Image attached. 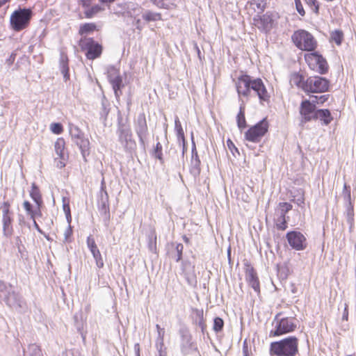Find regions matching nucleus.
Masks as SVG:
<instances>
[{
  "mask_svg": "<svg viewBox=\"0 0 356 356\" xmlns=\"http://www.w3.org/2000/svg\"><path fill=\"white\" fill-rule=\"evenodd\" d=\"M315 109L316 106L309 100L305 99L302 101L300 106V114L302 118V121L307 122L312 120L318 119Z\"/></svg>",
  "mask_w": 356,
  "mask_h": 356,
  "instance_id": "13",
  "label": "nucleus"
},
{
  "mask_svg": "<svg viewBox=\"0 0 356 356\" xmlns=\"http://www.w3.org/2000/svg\"><path fill=\"white\" fill-rule=\"evenodd\" d=\"M108 79L112 85L113 89L116 96H119L118 92L123 87L122 79L120 76V70L116 67L111 66L108 69Z\"/></svg>",
  "mask_w": 356,
  "mask_h": 356,
  "instance_id": "14",
  "label": "nucleus"
},
{
  "mask_svg": "<svg viewBox=\"0 0 356 356\" xmlns=\"http://www.w3.org/2000/svg\"><path fill=\"white\" fill-rule=\"evenodd\" d=\"M348 305L346 304L345 308H344V312H343V319L348 321Z\"/></svg>",
  "mask_w": 356,
  "mask_h": 356,
  "instance_id": "52",
  "label": "nucleus"
},
{
  "mask_svg": "<svg viewBox=\"0 0 356 356\" xmlns=\"http://www.w3.org/2000/svg\"><path fill=\"white\" fill-rule=\"evenodd\" d=\"M243 264L246 282L257 293H259L260 283L255 269L247 259L243 260Z\"/></svg>",
  "mask_w": 356,
  "mask_h": 356,
  "instance_id": "11",
  "label": "nucleus"
},
{
  "mask_svg": "<svg viewBox=\"0 0 356 356\" xmlns=\"http://www.w3.org/2000/svg\"><path fill=\"white\" fill-rule=\"evenodd\" d=\"M291 40L295 46L301 51H314L318 46L313 35L304 29L296 31L291 36Z\"/></svg>",
  "mask_w": 356,
  "mask_h": 356,
  "instance_id": "5",
  "label": "nucleus"
},
{
  "mask_svg": "<svg viewBox=\"0 0 356 356\" xmlns=\"http://www.w3.org/2000/svg\"><path fill=\"white\" fill-rule=\"evenodd\" d=\"M100 195L102 202L99 209L102 212L104 213L105 214H109L108 195L105 189V186H102Z\"/></svg>",
  "mask_w": 356,
  "mask_h": 356,
  "instance_id": "22",
  "label": "nucleus"
},
{
  "mask_svg": "<svg viewBox=\"0 0 356 356\" xmlns=\"http://www.w3.org/2000/svg\"><path fill=\"white\" fill-rule=\"evenodd\" d=\"M268 0H250L248 2L249 9L252 10V13H263L267 7Z\"/></svg>",
  "mask_w": 356,
  "mask_h": 356,
  "instance_id": "19",
  "label": "nucleus"
},
{
  "mask_svg": "<svg viewBox=\"0 0 356 356\" xmlns=\"http://www.w3.org/2000/svg\"><path fill=\"white\" fill-rule=\"evenodd\" d=\"M143 18L146 22L162 20V16H161V13H152V12H150V11H148V12L145 13L143 15Z\"/></svg>",
  "mask_w": 356,
  "mask_h": 356,
  "instance_id": "32",
  "label": "nucleus"
},
{
  "mask_svg": "<svg viewBox=\"0 0 356 356\" xmlns=\"http://www.w3.org/2000/svg\"><path fill=\"white\" fill-rule=\"evenodd\" d=\"M98 31L97 26L95 23L89 22L81 24L79 29V34L81 35H87Z\"/></svg>",
  "mask_w": 356,
  "mask_h": 356,
  "instance_id": "25",
  "label": "nucleus"
},
{
  "mask_svg": "<svg viewBox=\"0 0 356 356\" xmlns=\"http://www.w3.org/2000/svg\"><path fill=\"white\" fill-rule=\"evenodd\" d=\"M292 208V204L289 202H280L277 206V211L280 212V215L286 216V213Z\"/></svg>",
  "mask_w": 356,
  "mask_h": 356,
  "instance_id": "34",
  "label": "nucleus"
},
{
  "mask_svg": "<svg viewBox=\"0 0 356 356\" xmlns=\"http://www.w3.org/2000/svg\"><path fill=\"white\" fill-rule=\"evenodd\" d=\"M87 245L95 259L97 266L99 268H103L104 261L102 257V254L96 245L94 238H92L91 236H89L87 238Z\"/></svg>",
  "mask_w": 356,
  "mask_h": 356,
  "instance_id": "15",
  "label": "nucleus"
},
{
  "mask_svg": "<svg viewBox=\"0 0 356 356\" xmlns=\"http://www.w3.org/2000/svg\"><path fill=\"white\" fill-rule=\"evenodd\" d=\"M236 122L237 126L241 131L245 129L247 126L246 120L245 117V111L244 108L242 107L240 108L239 112L236 116Z\"/></svg>",
  "mask_w": 356,
  "mask_h": 356,
  "instance_id": "28",
  "label": "nucleus"
},
{
  "mask_svg": "<svg viewBox=\"0 0 356 356\" xmlns=\"http://www.w3.org/2000/svg\"><path fill=\"white\" fill-rule=\"evenodd\" d=\"M62 356H76L74 353V350H67L63 353Z\"/></svg>",
  "mask_w": 356,
  "mask_h": 356,
  "instance_id": "51",
  "label": "nucleus"
},
{
  "mask_svg": "<svg viewBox=\"0 0 356 356\" xmlns=\"http://www.w3.org/2000/svg\"><path fill=\"white\" fill-rule=\"evenodd\" d=\"M80 149L82 154L84 155L85 152L88 151L90 149V142L88 139H82L80 144Z\"/></svg>",
  "mask_w": 356,
  "mask_h": 356,
  "instance_id": "41",
  "label": "nucleus"
},
{
  "mask_svg": "<svg viewBox=\"0 0 356 356\" xmlns=\"http://www.w3.org/2000/svg\"><path fill=\"white\" fill-rule=\"evenodd\" d=\"M344 38L343 32L341 30H334L330 33V41L337 45H341Z\"/></svg>",
  "mask_w": 356,
  "mask_h": 356,
  "instance_id": "27",
  "label": "nucleus"
},
{
  "mask_svg": "<svg viewBox=\"0 0 356 356\" xmlns=\"http://www.w3.org/2000/svg\"><path fill=\"white\" fill-rule=\"evenodd\" d=\"M65 140L63 138H58L54 143V149L60 159H64L65 156Z\"/></svg>",
  "mask_w": 356,
  "mask_h": 356,
  "instance_id": "24",
  "label": "nucleus"
},
{
  "mask_svg": "<svg viewBox=\"0 0 356 356\" xmlns=\"http://www.w3.org/2000/svg\"><path fill=\"white\" fill-rule=\"evenodd\" d=\"M82 6H83V7H86H86L89 6V3H87L86 1H82Z\"/></svg>",
  "mask_w": 356,
  "mask_h": 356,
  "instance_id": "58",
  "label": "nucleus"
},
{
  "mask_svg": "<svg viewBox=\"0 0 356 356\" xmlns=\"http://www.w3.org/2000/svg\"><path fill=\"white\" fill-rule=\"evenodd\" d=\"M33 226L34 227L40 232H41V229L40 228V226L38 225V224L37 223L36 220H35V218L34 220H33Z\"/></svg>",
  "mask_w": 356,
  "mask_h": 356,
  "instance_id": "55",
  "label": "nucleus"
},
{
  "mask_svg": "<svg viewBox=\"0 0 356 356\" xmlns=\"http://www.w3.org/2000/svg\"><path fill=\"white\" fill-rule=\"evenodd\" d=\"M304 59L308 67L313 71L325 74L328 72L329 66L326 60L316 51L305 54Z\"/></svg>",
  "mask_w": 356,
  "mask_h": 356,
  "instance_id": "9",
  "label": "nucleus"
},
{
  "mask_svg": "<svg viewBox=\"0 0 356 356\" xmlns=\"http://www.w3.org/2000/svg\"><path fill=\"white\" fill-rule=\"evenodd\" d=\"M192 312L195 315L196 320H198L199 326L203 328L205 326L203 309L195 308L192 309Z\"/></svg>",
  "mask_w": 356,
  "mask_h": 356,
  "instance_id": "30",
  "label": "nucleus"
},
{
  "mask_svg": "<svg viewBox=\"0 0 356 356\" xmlns=\"http://www.w3.org/2000/svg\"><path fill=\"white\" fill-rule=\"evenodd\" d=\"M31 356H43L42 352L40 346L35 344L31 346Z\"/></svg>",
  "mask_w": 356,
  "mask_h": 356,
  "instance_id": "43",
  "label": "nucleus"
},
{
  "mask_svg": "<svg viewBox=\"0 0 356 356\" xmlns=\"http://www.w3.org/2000/svg\"><path fill=\"white\" fill-rule=\"evenodd\" d=\"M280 15L276 11H267L262 15H257L252 18V25L262 32L269 33L277 26Z\"/></svg>",
  "mask_w": 356,
  "mask_h": 356,
  "instance_id": "4",
  "label": "nucleus"
},
{
  "mask_svg": "<svg viewBox=\"0 0 356 356\" xmlns=\"http://www.w3.org/2000/svg\"><path fill=\"white\" fill-rule=\"evenodd\" d=\"M42 205H37L33 207V205L28 200H25L23 202V207L26 211V214L30 217L31 219L34 220L37 217H41L42 213L41 207Z\"/></svg>",
  "mask_w": 356,
  "mask_h": 356,
  "instance_id": "18",
  "label": "nucleus"
},
{
  "mask_svg": "<svg viewBox=\"0 0 356 356\" xmlns=\"http://www.w3.org/2000/svg\"><path fill=\"white\" fill-rule=\"evenodd\" d=\"M224 326V321L220 317H216L213 321V330L215 332H220Z\"/></svg>",
  "mask_w": 356,
  "mask_h": 356,
  "instance_id": "39",
  "label": "nucleus"
},
{
  "mask_svg": "<svg viewBox=\"0 0 356 356\" xmlns=\"http://www.w3.org/2000/svg\"><path fill=\"white\" fill-rule=\"evenodd\" d=\"M294 1H295L296 10H297L298 13H299V15L302 17L305 16V10L303 6L301 3V1L300 0H294Z\"/></svg>",
  "mask_w": 356,
  "mask_h": 356,
  "instance_id": "44",
  "label": "nucleus"
},
{
  "mask_svg": "<svg viewBox=\"0 0 356 356\" xmlns=\"http://www.w3.org/2000/svg\"><path fill=\"white\" fill-rule=\"evenodd\" d=\"M51 131L55 134H60L63 132V127L60 123L54 122L50 125Z\"/></svg>",
  "mask_w": 356,
  "mask_h": 356,
  "instance_id": "40",
  "label": "nucleus"
},
{
  "mask_svg": "<svg viewBox=\"0 0 356 356\" xmlns=\"http://www.w3.org/2000/svg\"><path fill=\"white\" fill-rule=\"evenodd\" d=\"M11 0H0V8L4 6L6 3H9Z\"/></svg>",
  "mask_w": 356,
  "mask_h": 356,
  "instance_id": "57",
  "label": "nucleus"
},
{
  "mask_svg": "<svg viewBox=\"0 0 356 356\" xmlns=\"http://www.w3.org/2000/svg\"><path fill=\"white\" fill-rule=\"evenodd\" d=\"M286 237L290 246L296 250H303L307 246L306 237L300 232H289Z\"/></svg>",
  "mask_w": 356,
  "mask_h": 356,
  "instance_id": "12",
  "label": "nucleus"
},
{
  "mask_svg": "<svg viewBox=\"0 0 356 356\" xmlns=\"http://www.w3.org/2000/svg\"><path fill=\"white\" fill-rule=\"evenodd\" d=\"M156 330H157V332H158L159 337V339L161 340L160 349H159V356H166L165 351H163L162 350V348L164 346V344H163V338H164V335H165V330H164V328H161L160 327V325H158V324L156 325Z\"/></svg>",
  "mask_w": 356,
  "mask_h": 356,
  "instance_id": "33",
  "label": "nucleus"
},
{
  "mask_svg": "<svg viewBox=\"0 0 356 356\" xmlns=\"http://www.w3.org/2000/svg\"><path fill=\"white\" fill-rule=\"evenodd\" d=\"M0 211L2 212V216L13 215L11 203L9 201H4L0 204Z\"/></svg>",
  "mask_w": 356,
  "mask_h": 356,
  "instance_id": "35",
  "label": "nucleus"
},
{
  "mask_svg": "<svg viewBox=\"0 0 356 356\" xmlns=\"http://www.w3.org/2000/svg\"><path fill=\"white\" fill-rule=\"evenodd\" d=\"M329 98V95H323L320 96H312V103L316 106V104H323Z\"/></svg>",
  "mask_w": 356,
  "mask_h": 356,
  "instance_id": "38",
  "label": "nucleus"
},
{
  "mask_svg": "<svg viewBox=\"0 0 356 356\" xmlns=\"http://www.w3.org/2000/svg\"><path fill=\"white\" fill-rule=\"evenodd\" d=\"M280 314L275 317L273 324L274 328L269 332V337H280L293 332L297 327L296 320L291 317L279 318Z\"/></svg>",
  "mask_w": 356,
  "mask_h": 356,
  "instance_id": "6",
  "label": "nucleus"
},
{
  "mask_svg": "<svg viewBox=\"0 0 356 356\" xmlns=\"http://www.w3.org/2000/svg\"><path fill=\"white\" fill-rule=\"evenodd\" d=\"M131 136V131L130 129H122L120 130V137L122 138V137H127V136Z\"/></svg>",
  "mask_w": 356,
  "mask_h": 356,
  "instance_id": "49",
  "label": "nucleus"
},
{
  "mask_svg": "<svg viewBox=\"0 0 356 356\" xmlns=\"http://www.w3.org/2000/svg\"><path fill=\"white\" fill-rule=\"evenodd\" d=\"M66 160V158L65 157L64 159H60V161L57 162L56 163V168H58V169H63V168L65 167L66 165V163H65V161Z\"/></svg>",
  "mask_w": 356,
  "mask_h": 356,
  "instance_id": "50",
  "label": "nucleus"
},
{
  "mask_svg": "<svg viewBox=\"0 0 356 356\" xmlns=\"http://www.w3.org/2000/svg\"><path fill=\"white\" fill-rule=\"evenodd\" d=\"M33 16L31 8H19L10 15V24L13 31H21L28 28Z\"/></svg>",
  "mask_w": 356,
  "mask_h": 356,
  "instance_id": "7",
  "label": "nucleus"
},
{
  "mask_svg": "<svg viewBox=\"0 0 356 356\" xmlns=\"http://www.w3.org/2000/svg\"><path fill=\"white\" fill-rule=\"evenodd\" d=\"M236 90L238 97H248L253 90L261 102H268L270 95L260 78H252L250 75L243 74L235 80Z\"/></svg>",
  "mask_w": 356,
  "mask_h": 356,
  "instance_id": "1",
  "label": "nucleus"
},
{
  "mask_svg": "<svg viewBox=\"0 0 356 356\" xmlns=\"http://www.w3.org/2000/svg\"><path fill=\"white\" fill-rule=\"evenodd\" d=\"M310 9L316 14H319L320 5L317 0H304Z\"/></svg>",
  "mask_w": 356,
  "mask_h": 356,
  "instance_id": "37",
  "label": "nucleus"
},
{
  "mask_svg": "<svg viewBox=\"0 0 356 356\" xmlns=\"http://www.w3.org/2000/svg\"><path fill=\"white\" fill-rule=\"evenodd\" d=\"M134 349H135L136 355L137 356H140V345H139V343L135 344Z\"/></svg>",
  "mask_w": 356,
  "mask_h": 356,
  "instance_id": "53",
  "label": "nucleus"
},
{
  "mask_svg": "<svg viewBox=\"0 0 356 356\" xmlns=\"http://www.w3.org/2000/svg\"><path fill=\"white\" fill-rule=\"evenodd\" d=\"M347 356H352V355H347Z\"/></svg>",
  "mask_w": 356,
  "mask_h": 356,
  "instance_id": "60",
  "label": "nucleus"
},
{
  "mask_svg": "<svg viewBox=\"0 0 356 356\" xmlns=\"http://www.w3.org/2000/svg\"><path fill=\"white\" fill-rule=\"evenodd\" d=\"M227 145L229 149L232 152L233 154H234V150L238 152V149L236 147L234 143L232 141V140L228 139L227 140Z\"/></svg>",
  "mask_w": 356,
  "mask_h": 356,
  "instance_id": "48",
  "label": "nucleus"
},
{
  "mask_svg": "<svg viewBox=\"0 0 356 356\" xmlns=\"http://www.w3.org/2000/svg\"><path fill=\"white\" fill-rule=\"evenodd\" d=\"M243 356H249V354H248V351H247V350L244 351V355H243Z\"/></svg>",
  "mask_w": 356,
  "mask_h": 356,
  "instance_id": "59",
  "label": "nucleus"
},
{
  "mask_svg": "<svg viewBox=\"0 0 356 356\" xmlns=\"http://www.w3.org/2000/svg\"><path fill=\"white\" fill-rule=\"evenodd\" d=\"M183 274L189 284H195L197 283V276L195 270V265L190 261L183 263Z\"/></svg>",
  "mask_w": 356,
  "mask_h": 356,
  "instance_id": "16",
  "label": "nucleus"
},
{
  "mask_svg": "<svg viewBox=\"0 0 356 356\" xmlns=\"http://www.w3.org/2000/svg\"><path fill=\"white\" fill-rule=\"evenodd\" d=\"M291 81L303 90L305 93H322L328 91L330 81L326 78L319 76H312L305 79L299 73H294L291 76Z\"/></svg>",
  "mask_w": 356,
  "mask_h": 356,
  "instance_id": "2",
  "label": "nucleus"
},
{
  "mask_svg": "<svg viewBox=\"0 0 356 356\" xmlns=\"http://www.w3.org/2000/svg\"><path fill=\"white\" fill-rule=\"evenodd\" d=\"M318 118L323 120L325 124H328L332 120L331 113L328 109H320L316 112Z\"/></svg>",
  "mask_w": 356,
  "mask_h": 356,
  "instance_id": "26",
  "label": "nucleus"
},
{
  "mask_svg": "<svg viewBox=\"0 0 356 356\" xmlns=\"http://www.w3.org/2000/svg\"><path fill=\"white\" fill-rule=\"evenodd\" d=\"M275 227L278 230L284 231L287 229V217L280 215L275 221Z\"/></svg>",
  "mask_w": 356,
  "mask_h": 356,
  "instance_id": "29",
  "label": "nucleus"
},
{
  "mask_svg": "<svg viewBox=\"0 0 356 356\" xmlns=\"http://www.w3.org/2000/svg\"><path fill=\"white\" fill-rule=\"evenodd\" d=\"M29 195L33 200L35 202V204L38 206L43 204V200L40 191L35 183H32Z\"/></svg>",
  "mask_w": 356,
  "mask_h": 356,
  "instance_id": "23",
  "label": "nucleus"
},
{
  "mask_svg": "<svg viewBox=\"0 0 356 356\" xmlns=\"http://www.w3.org/2000/svg\"><path fill=\"white\" fill-rule=\"evenodd\" d=\"M270 123L267 118H263L245 132V139L249 142L258 143L268 132Z\"/></svg>",
  "mask_w": 356,
  "mask_h": 356,
  "instance_id": "8",
  "label": "nucleus"
},
{
  "mask_svg": "<svg viewBox=\"0 0 356 356\" xmlns=\"http://www.w3.org/2000/svg\"><path fill=\"white\" fill-rule=\"evenodd\" d=\"M13 216H2L3 233L6 237H10L13 234Z\"/></svg>",
  "mask_w": 356,
  "mask_h": 356,
  "instance_id": "21",
  "label": "nucleus"
},
{
  "mask_svg": "<svg viewBox=\"0 0 356 356\" xmlns=\"http://www.w3.org/2000/svg\"><path fill=\"white\" fill-rule=\"evenodd\" d=\"M103 8L99 5H95L89 9L85 10V17L87 19L92 18L95 15L102 11Z\"/></svg>",
  "mask_w": 356,
  "mask_h": 356,
  "instance_id": "31",
  "label": "nucleus"
},
{
  "mask_svg": "<svg viewBox=\"0 0 356 356\" xmlns=\"http://www.w3.org/2000/svg\"><path fill=\"white\" fill-rule=\"evenodd\" d=\"M175 130L177 136V143L182 147L183 151L186 148V138L184 131L182 128L181 122L178 117H176L175 120Z\"/></svg>",
  "mask_w": 356,
  "mask_h": 356,
  "instance_id": "17",
  "label": "nucleus"
},
{
  "mask_svg": "<svg viewBox=\"0 0 356 356\" xmlns=\"http://www.w3.org/2000/svg\"><path fill=\"white\" fill-rule=\"evenodd\" d=\"M136 133L138 137L142 139L147 132V124L144 114H142L138 117L136 122Z\"/></svg>",
  "mask_w": 356,
  "mask_h": 356,
  "instance_id": "20",
  "label": "nucleus"
},
{
  "mask_svg": "<svg viewBox=\"0 0 356 356\" xmlns=\"http://www.w3.org/2000/svg\"><path fill=\"white\" fill-rule=\"evenodd\" d=\"M63 209L65 214L71 213V210H70V203H69L68 200H66V199L63 200Z\"/></svg>",
  "mask_w": 356,
  "mask_h": 356,
  "instance_id": "46",
  "label": "nucleus"
},
{
  "mask_svg": "<svg viewBox=\"0 0 356 356\" xmlns=\"http://www.w3.org/2000/svg\"><path fill=\"white\" fill-rule=\"evenodd\" d=\"M269 352L272 356H296L299 353V339L295 336H289L272 342Z\"/></svg>",
  "mask_w": 356,
  "mask_h": 356,
  "instance_id": "3",
  "label": "nucleus"
},
{
  "mask_svg": "<svg viewBox=\"0 0 356 356\" xmlns=\"http://www.w3.org/2000/svg\"><path fill=\"white\" fill-rule=\"evenodd\" d=\"M162 150H163L162 145L160 142H158L156 144V146L154 147L153 155L155 158L159 159L161 163L163 162Z\"/></svg>",
  "mask_w": 356,
  "mask_h": 356,
  "instance_id": "36",
  "label": "nucleus"
},
{
  "mask_svg": "<svg viewBox=\"0 0 356 356\" xmlns=\"http://www.w3.org/2000/svg\"><path fill=\"white\" fill-rule=\"evenodd\" d=\"M116 0H99V1L102 3H112Z\"/></svg>",
  "mask_w": 356,
  "mask_h": 356,
  "instance_id": "56",
  "label": "nucleus"
},
{
  "mask_svg": "<svg viewBox=\"0 0 356 356\" xmlns=\"http://www.w3.org/2000/svg\"><path fill=\"white\" fill-rule=\"evenodd\" d=\"M192 163H194V166L191 171L195 174H199L200 172V161L198 159H195V161H192Z\"/></svg>",
  "mask_w": 356,
  "mask_h": 356,
  "instance_id": "45",
  "label": "nucleus"
},
{
  "mask_svg": "<svg viewBox=\"0 0 356 356\" xmlns=\"http://www.w3.org/2000/svg\"><path fill=\"white\" fill-rule=\"evenodd\" d=\"M183 249H184V246H183V245L181 243H179V244L177 245L176 250H177V253H178L177 259V261H180L181 259V258H182Z\"/></svg>",
  "mask_w": 356,
  "mask_h": 356,
  "instance_id": "47",
  "label": "nucleus"
},
{
  "mask_svg": "<svg viewBox=\"0 0 356 356\" xmlns=\"http://www.w3.org/2000/svg\"><path fill=\"white\" fill-rule=\"evenodd\" d=\"M65 217H66L67 221L68 222V225H71V222H72V215H71V213L65 214Z\"/></svg>",
  "mask_w": 356,
  "mask_h": 356,
  "instance_id": "54",
  "label": "nucleus"
},
{
  "mask_svg": "<svg viewBox=\"0 0 356 356\" xmlns=\"http://www.w3.org/2000/svg\"><path fill=\"white\" fill-rule=\"evenodd\" d=\"M72 234H73L72 227L71 225H68V227H67V229H65V233H64L65 242H71Z\"/></svg>",
  "mask_w": 356,
  "mask_h": 356,
  "instance_id": "42",
  "label": "nucleus"
},
{
  "mask_svg": "<svg viewBox=\"0 0 356 356\" xmlns=\"http://www.w3.org/2000/svg\"><path fill=\"white\" fill-rule=\"evenodd\" d=\"M81 50L85 52L88 60H95L99 58L102 54L103 47L92 38H81L79 42Z\"/></svg>",
  "mask_w": 356,
  "mask_h": 356,
  "instance_id": "10",
  "label": "nucleus"
}]
</instances>
